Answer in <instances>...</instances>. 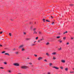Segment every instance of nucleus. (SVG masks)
I'll list each match as a JSON object with an SVG mask.
<instances>
[{
  "label": "nucleus",
  "instance_id": "f3484780",
  "mask_svg": "<svg viewBox=\"0 0 74 74\" xmlns=\"http://www.w3.org/2000/svg\"><path fill=\"white\" fill-rule=\"evenodd\" d=\"M15 53L17 55V54H18V51H16L15 52Z\"/></svg>",
  "mask_w": 74,
  "mask_h": 74
},
{
  "label": "nucleus",
  "instance_id": "de8ad7c7",
  "mask_svg": "<svg viewBox=\"0 0 74 74\" xmlns=\"http://www.w3.org/2000/svg\"><path fill=\"white\" fill-rule=\"evenodd\" d=\"M47 74H50V73H49V72H48V73H47Z\"/></svg>",
  "mask_w": 74,
  "mask_h": 74
},
{
  "label": "nucleus",
  "instance_id": "20e7f679",
  "mask_svg": "<svg viewBox=\"0 0 74 74\" xmlns=\"http://www.w3.org/2000/svg\"><path fill=\"white\" fill-rule=\"evenodd\" d=\"M42 59V58L41 57H39L38 59V60H41V59Z\"/></svg>",
  "mask_w": 74,
  "mask_h": 74
},
{
  "label": "nucleus",
  "instance_id": "39448f33",
  "mask_svg": "<svg viewBox=\"0 0 74 74\" xmlns=\"http://www.w3.org/2000/svg\"><path fill=\"white\" fill-rule=\"evenodd\" d=\"M24 46V45H21L19 47V48H22Z\"/></svg>",
  "mask_w": 74,
  "mask_h": 74
},
{
  "label": "nucleus",
  "instance_id": "4c0bfd02",
  "mask_svg": "<svg viewBox=\"0 0 74 74\" xmlns=\"http://www.w3.org/2000/svg\"><path fill=\"white\" fill-rule=\"evenodd\" d=\"M32 46H34V45H35V44H32Z\"/></svg>",
  "mask_w": 74,
  "mask_h": 74
},
{
  "label": "nucleus",
  "instance_id": "1a4fd4ad",
  "mask_svg": "<svg viewBox=\"0 0 74 74\" xmlns=\"http://www.w3.org/2000/svg\"><path fill=\"white\" fill-rule=\"evenodd\" d=\"M65 70L66 71H68V68H65Z\"/></svg>",
  "mask_w": 74,
  "mask_h": 74
},
{
  "label": "nucleus",
  "instance_id": "72a5a7b5",
  "mask_svg": "<svg viewBox=\"0 0 74 74\" xmlns=\"http://www.w3.org/2000/svg\"><path fill=\"white\" fill-rule=\"evenodd\" d=\"M71 40H73L74 39V37H71Z\"/></svg>",
  "mask_w": 74,
  "mask_h": 74
},
{
  "label": "nucleus",
  "instance_id": "f03ea898",
  "mask_svg": "<svg viewBox=\"0 0 74 74\" xmlns=\"http://www.w3.org/2000/svg\"><path fill=\"white\" fill-rule=\"evenodd\" d=\"M14 66H19V64L18 63H16L14 64Z\"/></svg>",
  "mask_w": 74,
  "mask_h": 74
},
{
  "label": "nucleus",
  "instance_id": "58836bf2",
  "mask_svg": "<svg viewBox=\"0 0 74 74\" xmlns=\"http://www.w3.org/2000/svg\"><path fill=\"white\" fill-rule=\"evenodd\" d=\"M38 37H36V39L37 40V39H38Z\"/></svg>",
  "mask_w": 74,
  "mask_h": 74
},
{
  "label": "nucleus",
  "instance_id": "864d4df0",
  "mask_svg": "<svg viewBox=\"0 0 74 74\" xmlns=\"http://www.w3.org/2000/svg\"><path fill=\"white\" fill-rule=\"evenodd\" d=\"M36 42V41L34 42L35 43Z\"/></svg>",
  "mask_w": 74,
  "mask_h": 74
},
{
  "label": "nucleus",
  "instance_id": "7c9ffc66",
  "mask_svg": "<svg viewBox=\"0 0 74 74\" xmlns=\"http://www.w3.org/2000/svg\"><path fill=\"white\" fill-rule=\"evenodd\" d=\"M54 22H53L52 23V25H55V24H54Z\"/></svg>",
  "mask_w": 74,
  "mask_h": 74
},
{
  "label": "nucleus",
  "instance_id": "cd10ccee",
  "mask_svg": "<svg viewBox=\"0 0 74 74\" xmlns=\"http://www.w3.org/2000/svg\"><path fill=\"white\" fill-rule=\"evenodd\" d=\"M28 64H29L32 65V63L31 62H29L28 63Z\"/></svg>",
  "mask_w": 74,
  "mask_h": 74
},
{
  "label": "nucleus",
  "instance_id": "aec40b11",
  "mask_svg": "<svg viewBox=\"0 0 74 74\" xmlns=\"http://www.w3.org/2000/svg\"><path fill=\"white\" fill-rule=\"evenodd\" d=\"M5 55H8V56H10V55H9V54L8 53H5Z\"/></svg>",
  "mask_w": 74,
  "mask_h": 74
},
{
  "label": "nucleus",
  "instance_id": "6e6d98bb",
  "mask_svg": "<svg viewBox=\"0 0 74 74\" xmlns=\"http://www.w3.org/2000/svg\"><path fill=\"white\" fill-rule=\"evenodd\" d=\"M27 59H29V58H28Z\"/></svg>",
  "mask_w": 74,
  "mask_h": 74
},
{
  "label": "nucleus",
  "instance_id": "bb28decb",
  "mask_svg": "<svg viewBox=\"0 0 74 74\" xmlns=\"http://www.w3.org/2000/svg\"><path fill=\"white\" fill-rule=\"evenodd\" d=\"M67 31H66L65 32H64V34H66V33H67Z\"/></svg>",
  "mask_w": 74,
  "mask_h": 74
},
{
  "label": "nucleus",
  "instance_id": "ea45409f",
  "mask_svg": "<svg viewBox=\"0 0 74 74\" xmlns=\"http://www.w3.org/2000/svg\"><path fill=\"white\" fill-rule=\"evenodd\" d=\"M67 45H69V42H68L67 43H66Z\"/></svg>",
  "mask_w": 74,
  "mask_h": 74
},
{
  "label": "nucleus",
  "instance_id": "c9c22d12",
  "mask_svg": "<svg viewBox=\"0 0 74 74\" xmlns=\"http://www.w3.org/2000/svg\"><path fill=\"white\" fill-rule=\"evenodd\" d=\"M9 34L10 36H11V34L10 33Z\"/></svg>",
  "mask_w": 74,
  "mask_h": 74
},
{
  "label": "nucleus",
  "instance_id": "a19ab883",
  "mask_svg": "<svg viewBox=\"0 0 74 74\" xmlns=\"http://www.w3.org/2000/svg\"><path fill=\"white\" fill-rule=\"evenodd\" d=\"M44 61H45V62H47V61L46 60H45Z\"/></svg>",
  "mask_w": 74,
  "mask_h": 74
},
{
  "label": "nucleus",
  "instance_id": "f257e3e1",
  "mask_svg": "<svg viewBox=\"0 0 74 74\" xmlns=\"http://www.w3.org/2000/svg\"><path fill=\"white\" fill-rule=\"evenodd\" d=\"M21 69H26L28 68V67L26 66H22L21 67Z\"/></svg>",
  "mask_w": 74,
  "mask_h": 74
},
{
  "label": "nucleus",
  "instance_id": "0eeeda50",
  "mask_svg": "<svg viewBox=\"0 0 74 74\" xmlns=\"http://www.w3.org/2000/svg\"><path fill=\"white\" fill-rule=\"evenodd\" d=\"M61 62H62V63H65V60H61Z\"/></svg>",
  "mask_w": 74,
  "mask_h": 74
},
{
  "label": "nucleus",
  "instance_id": "f704fd0d",
  "mask_svg": "<svg viewBox=\"0 0 74 74\" xmlns=\"http://www.w3.org/2000/svg\"><path fill=\"white\" fill-rule=\"evenodd\" d=\"M5 51H3L2 52V53H5Z\"/></svg>",
  "mask_w": 74,
  "mask_h": 74
},
{
  "label": "nucleus",
  "instance_id": "2f4dec72",
  "mask_svg": "<svg viewBox=\"0 0 74 74\" xmlns=\"http://www.w3.org/2000/svg\"><path fill=\"white\" fill-rule=\"evenodd\" d=\"M0 69H4V68L2 67H0Z\"/></svg>",
  "mask_w": 74,
  "mask_h": 74
},
{
  "label": "nucleus",
  "instance_id": "b1692460",
  "mask_svg": "<svg viewBox=\"0 0 74 74\" xmlns=\"http://www.w3.org/2000/svg\"><path fill=\"white\" fill-rule=\"evenodd\" d=\"M49 64L50 66H51V65H52V64L51 63H49Z\"/></svg>",
  "mask_w": 74,
  "mask_h": 74
},
{
  "label": "nucleus",
  "instance_id": "4be33fe9",
  "mask_svg": "<svg viewBox=\"0 0 74 74\" xmlns=\"http://www.w3.org/2000/svg\"><path fill=\"white\" fill-rule=\"evenodd\" d=\"M66 37H64L63 38V39L64 40H66Z\"/></svg>",
  "mask_w": 74,
  "mask_h": 74
},
{
  "label": "nucleus",
  "instance_id": "7ed1b4c3",
  "mask_svg": "<svg viewBox=\"0 0 74 74\" xmlns=\"http://www.w3.org/2000/svg\"><path fill=\"white\" fill-rule=\"evenodd\" d=\"M56 52H53L52 53V54L53 55H56Z\"/></svg>",
  "mask_w": 74,
  "mask_h": 74
},
{
  "label": "nucleus",
  "instance_id": "79ce46f5",
  "mask_svg": "<svg viewBox=\"0 0 74 74\" xmlns=\"http://www.w3.org/2000/svg\"><path fill=\"white\" fill-rule=\"evenodd\" d=\"M51 16V18H52V19L53 18V17H52V16Z\"/></svg>",
  "mask_w": 74,
  "mask_h": 74
},
{
  "label": "nucleus",
  "instance_id": "9b49d317",
  "mask_svg": "<svg viewBox=\"0 0 74 74\" xmlns=\"http://www.w3.org/2000/svg\"><path fill=\"white\" fill-rule=\"evenodd\" d=\"M31 38H27L26 39V40H30Z\"/></svg>",
  "mask_w": 74,
  "mask_h": 74
},
{
  "label": "nucleus",
  "instance_id": "c03bdc74",
  "mask_svg": "<svg viewBox=\"0 0 74 74\" xmlns=\"http://www.w3.org/2000/svg\"><path fill=\"white\" fill-rule=\"evenodd\" d=\"M23 34H26L25 32H23Z\"/></svg>",
  "mask_w": 74,
  "mask_h": 74
},
{
  "label": "nucleus",
  "instance_id": "6e6552de",
  "mask_svg": "<svg viewBox=\"0 0 74 74\" xmlns=\"http://www.w3.org/2000/svg\"><path fill=\"white\" fill-rule=\"evenodd\" d=\"M46 55H47V56H49V53H46Z\"/></svg>",
  "mask_w": 74,
  "mask_h": 74
},
{
  "label": "nucleus",
  "instance_id": "4468645a",
  "mask_svg": "<svg viewBox=\"0 0 74 74\" xmlns=\"http://www.w3.org/2000/svg\"><path fill=\"white\" fill-rule=\"evenodd\" d=\"M74 73V71H70V73H71V74H72V73Z\"/></svg>",
  "mask_w": 74,
  "mask_h": 74
},
{
  "label": "nucleus",
  "instance_id": "9d476101",
  "mask_svg": "<svg viewBox=\"0 0 74 74\" xmlns=\"http://www.w3.org/2000/svg\"><path fill=\"white\" fill-rule=\"evenodd\" d=\"M37 34V32H36V31H34V34Z\"/></svg>",
  "mask_w": 74,
  "mask_h": 74
},
{
  "label": "nucleus",
  "instance_id": "37998d69",
  "mask_svg": "<svg viewBox=\"0 0 74 74\" xmlns=\"http://www.w3.org/2000/svg\"><path fill=\"white\" fill-rule=\"evenodd\" d=\"M3 33V32H0V34H1Z\"/></svg>",
  "mask_w": 74,
  "mask_h": 74
},
{
  "label": "nucleus",
  "instance_id": "a878e982",
  "mask_svg": "<svg viewBox=\"0 0 74 74\" xmlns=\"http://www.w3.org/2000/svg\"><path fill=\"white\" fill-rule=\"evenodd\" d=\"M34 56H35V57H37V55L36 54H34Z\"/></svg>",
  "mask_w": 74,
  "mask_h": 74
},
{
  "label": "nucleus",
  "instance_id": "49530a36",
  "mask_svg": "<svg viewBox=\"0 0 74 74\" xmlns=\"http://www.w3.org/2000/svg\"><path fill=\"white\" fill-rule=\"evenodd\" d=\"M40 40H38V42H40Z\"/></svg>",
  "mask_w": 74,
  "mask_h": 74
},
{
  "label": "nucleus",
  "instance_id": "09e8293b",
  "mask_svg": "<svg viewBox=\"0 0 74 74\" xmlns=\"http://www.w3.org/2000/svg\"><path fill=\"white\" fill-rule=\"evenodd\" d=\"M9 71V73H11V71Z\"/></svg>",
  "mask_w": 74,
  "mask_h": 74
},
{
  "label": "nucleus",
  "instance_id": "2eb2a0df",
  "mask_svg": "<svg viewBox=\"0 0 74 74\" xmlns=\"http://www.w3.org/2000/svg\"><path fill=\"white\" fill-rule=\"evenodd\" d=\"M60 69H62V70H63V66H60Z\"/></svg>",
  "mask_w": 74,
  "mask_h": 74
},
{
  "label": "nucleus",
  "instance_id": "8fccbe9b",
  "mask_svg": "<svg viewBox=\"0 0 74 74\" xmlns=\"http://www.w3.org/2000/svg\"><path fill=\"white\" fill-rule=\"evenodd\" d=\"M0 47H2V45H0Z\"/></svg>",
  "mask_w": 74,
  "mask_h": 74
},
{
  "label": "nucleus",
  "instance_id": "c756f323",
  "mask_svg": "<svg viewBox=\"0 0 74 74\" xmlns=\"http://www.w3.org/2000/svg\"><path fill=\"white\" fill-rule=\"evenodd\" d=\"M46 22H50V21L48 20H46Z\"/></svg>",
  "mask_w": 74,
  "mask_h": 74
},
{
  "label": "nucleus",
  "instance_id": "473e14b6",
  "mask_svg": "<svg viewBox=\"0 0 74 74\" xmlns=\"http://www.w3.org/2000/svg\"><path fill=\"white\" fill-rule=\"evenodd\" d=\"M3 63L5 64H7V62H4Z\"/></svg>",
  "mask_w": 74,
  "mask_h": 74
},
{
  "label": "nucleus",
  "instance_id": "dca6fc26",
  "mask_svg": "<svg viewBox=\"0 0 74 74\" xmlns=\"http://www.w3.org/2000/svg\"><path fill=\"white\" fill-rule=\"evenodd\" d=\"M36 29H37L36 28H34L33 29V31H35V30H36Z\"/></svg>",
  "mask_w": 74,
  "mask_h": 74
},
{
  "label": "nucleus",
  "instance_id": "423d86ee",
  "mask_svg": "<svg viewBox=\"0 0 74 74\" xmlns=\"http://www.w3.org/2000/svg\"><path fill=\"white\" fill-rule=\"evenodd\" d=\"M53 68H54V69H59V68L57 67L56 66H53Z\"/></svg>",
  "mask_w": 74,
  "mask_h": 74
},
{
  "label": "nucleus",
  "instance_id": "a18cd8bd",
  "mask_svg": "<svg viewBox=\"0 0 74 74\" xmlns=\"http://www.w3.org/2000/svg\"><path fill=\"white\" fill-rule=\"evenodd\" d=\"M39 34H41V33L40 32H39Z\"/></svg>",
  "mask_w": 74,
  "mask_h": 74
},
{
  "label": "nucleus",
  "instance_id": "ddd939ff",
  "mask_svg": "<svg viewBox=\"0 0 74 74\" xmlns=\"http://www.w3.org/2000/svg\"><path fill=\"white\" fill-rule=\"evenodd\" d=\"M60 36H57V37H56V38H57L58 39L59 38H60Z\"/></svg>",
  "mask_w": 74,
  "mask_h": 74
},
{
  "label": "nucleus",
  "instance_id": "603ef678",
  "mask_svg": "<svg viewBox=\"0 0 74 74\" xmlns=\"http://www.w3.org/2000/svg\"><path fill=\"white\" fill-rule=\"evenodd\" d=\"M73 70H74V68H73Z\"/></svg>",
  "mask_w": 74,
  "mask_h": 74
},
{
  "label": "nucleus",
  "instance_id": "f8f14e48",
  "mask_svg": "<svg viewBox=\"0 0 74 74\" xmlns=\"http://www.w3.org/2000/svg\"><path fill=\"white\" fill-rule=\"evenodd\" d=\"M58 41H59L60 43H62V40H58Z\"/></svg>",
  "mask_w": 74,
  "mask_h": 74
},
{
  "label": "nucleus",
  "instance_id": "6ab92c4d",
  "mask_svg": "<svg viewBox=\"0 0 74 74\" xmlns=\"http://www.w3.org/2000/svg\"><path fill=\"white\" fill-rule=\"evenodd\" d=\"M40 41H42V40H44V39L42 38V39H40Z\"/></svg>",
  "mask_w": 74,
  "mask_h": 74
},
{
  "label": "nucleus",
  "instance_id": "5701e85b",
  "mask_svg": "<svg viewBox=\"0 0 74 74\" xmlns=\"http://www.w3.org/2000/svg\"><path fill=\"white\" fill-rule=\"evenodd\" d=\"M71 6H73L74 5L73 4H71L69 5Z\"/></svg>",
  "mask_w": 74,
  "mask_h": 74
},
{
  "label": "nucleus",
  "instance_id": "3c124183",
  "mask_svg": "<svg viewBox=\"0 0 74 74\" xmlns=\"http://www.w3.org/2000/svg\"><path fill=\"white\" fill-rule=\"evenodd\" d=\"M11 21H13V20H12V19H11Z\"/></svg>",
  "mask_w": 74,
  "mask_h": 74
},
{
  "label": "nucleus",
  "instance_id": "e433bc0d",
  "mask_svg": "<svg viewBox=\"0 0 74 74\" xmlns=\"http://www.w3.org/2000/svg\"><path fill=\"white\" fill-rule=\"evenodd\" d=\"M49 44V42H47V43H46V45H48V44Z\"/></svg>",
  "mask_w": 74,
  "mask_h": 74
},
{
  "label": "nucleus",
  "instance_id": "a211bd4d",
  "mask_svg": "<svg viewBox=\"0 0 74 74\" xmlns=\"http://www.w3.org/2000/svg\"><path fill=\"white\" fill-rule=\"evenodd\" d=\"M55 59H56V58L55 57H53V60H55Z\"/></svg>",
  "mask_w": 74,
  "mask_h": 74
},
{
  "label": "nucleus",
  "instance_id": "412c9836",
  "mask_svg": "<svg viewBox=\"0 0 74 74\" xmlns=\"http://www.w3.org/2000/svg\"><path fill=\"white\" fill-rule=\"evenodd\" d=\"M59 51H60V50H62V48L60 47V48L58 49Z\"/></svg>",
  "mask_w": 74,
  "mask_h": 74
},
{
  "label": "nucleus",
  "instance_id": "5fc2aeb1",
  "mask_svg": "<svg viewBox=\"0 0 74 74\" xmlns=\"http://www.w3.org/2000/svg\"><path fill=\"white\" fill-rule=\"evenodd\" d=\"M31 29H32V27H31Z\"/></svg>",
  "mask_w": 74,
  "mask_h": 74
},
{
  "label": "nucleus",
  "instance_id": "393cba45",
  "mask_svg": "<svg viewBox=\"0 0 74 74\" xmlns=\"http://www.w3.org/2000/svg\"><path fill=\"white\" fill-rule=\"evenodd\" d=\"M25 51V49H22V51Z\"/></svg>",
  "mask_w": 74,
  "mask_h": 74
},
{
  "label": "nucleus",
  "instance_id": "c85d7f7f",
  "mask_svg": "<svg viewBox=\"0 0 74 74\" xmlns=\"http://www.w3.org/2000/svg\"><path fill=\"white\" fill-rule=\"evenodd\" d=\"M43 21L45 22V19H43L42 20Z\"/></svg>",
  "mask_w": 74,
  "mask_h": 74
}]
</instances>
